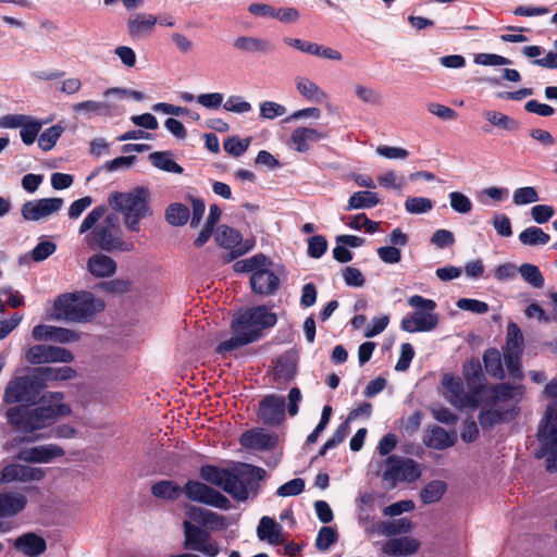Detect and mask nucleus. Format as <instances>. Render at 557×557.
I'll use <instances>...</instances> for the list:
<instances>
[{
  "instance_id": "obj_1",
  "label": "nucleus",
  "mask_w": 557,
  "mask_h": 557,
  "mask_svg": "<svg viewBox=\"0 0 557 557\" xmlns=\"http://www.w3.org/2000/svg\"><path fill=\"white\" fill-rule=\"evenodd\" d=\"M108 208L104 205L95 207L83 220L78 233H91L88 236V244L107 252H133L135 244L122 237V230L115 214H107Z\"/></svg>"
},
{
  "instance_id": "obj_2",
  "label": "nucleus",
  "mask_w": 557,
  "mask_h": 557,
  "mask_svg": "<svg viewBox=\"0 0 557 557\" xmlns=\"http://www.w3.org/2000/svg\"><path fill=\"white\" fill-rule=\"evenodd\" d=\"M199 476L210 486L220 487L236 500L244 502L249 496L248 486L252 481L263 480L265 470L248 463H234L231 468L202 465Z\"/></svg>"
},
{
  "instance_id": "obj_3",
  "label": "nucleus",
  "mask_w": 557,
  "mask_h": 557,
  "mask_svg": "<svg viewBox=\"0 0 557 557\" xmlns=\"http://www.w3.org/2000/svg\"><path fill=\"white\" fill-rule=\"evenodd\" d=\"M107 201L112 210L122 215L128 232H140L141 221L153 214L150 191L145 187H136L129 191H112L108 195Z\"/></svg>"
},
{
  "instance_id": "obj_4",
  "label": "nucleus",
  "mask_w": 557,
  "mask_h": 557,
  "mask_svg": "<svg viewBox=\"0 0 557 557\" xmlns=\"http://www.w3.org/2000/svg\"><path fill=\"white\" fill-rule=\"evenodd\" d=\"M104 308L101 298L84 290L60 295L53 304L57 319L77 323L91 321Z\"/></svg>"
},
{
  "instance_id": "obj_5",
  "label": "nucleus",
  "mask_w": 557,
  "mask_h": 557,
  "mask_svg": "<svg viewBox=\"0 0 557 557\" xmlns=\"http://www.w3.org/2000/svg\"><path fill=\"white\" fill-rule=\"evenodd\" d=\"M61 392H50L42 397L44 405L28 409L24 424V432L33 433L50 425L57 418L71 413L70 405L63 403Z\"/></svg>"
},
{
  "instance_id": "obj_6",
  "label": "nucleus",
  "mask_w": 557,
  "mask_h": 557,
  "mask_svg": "<svg viewBox=\"0 0 557 557\" xmlns=\"http://www.w3.org/2000/svg\"><path fill=\"white\" fill-rule=\"evenodd\" d=\"M408 305L414 312L403 318L400 327L408 333L430 332L436 327L438 315L435 313L436 302L420 295L408 298Z\"/></svg>"
},
{
  "instance_id": "obj_7",
  "label": "nucleus",
  "mask_w": 557,
  "mask_h": 557,
  "mask_svg": "<svg viewBox=\"0 0 557 557\" xmlns=\"http://www.w3.org/2000/svg\"><path fill=\"white\" fill-rule=\"evenodd\" d=\"M276 314L265 306H258L236 314L232 323L252 343L261 337L262 331L275 325Z\"/></svg>"
},
{
  "instance_id": "obj_8",
  "label": "nucleus",
  "mask_w": 557,
  "mask_h": 557,
  "mask_svg": "<svg viewBox=\"0 0 557 557\" xmlns=\"http://www.w3.org/2000/svg\"><path fill=\"white\" fill-rule=\"evenodd\" d=\"M421 474V465L411 458L392 455L384 460L382 480L389 487H395L399 483L414 482Z\"/></svg>"
},
{
  "instance_id": "obj_9",
  "label": "nucleus",
  "mask_w": 557,
  "mask_h": 557,
  "mask_svg": "<svg viewBox=\"0 0 557 557\" xmlns=\"http://www.w3.org/2000/svg\"><path fill=\"white\" fill-rule=\"evenodd\" d=\"M39 389L34 372L32 375L14 376L4 387L3 401L8 405L33 404Z\"/></svg>"
},
{
  "instance_id": "obj_10",
  "label": "nucleus",
  "mask_w": 557,
  "mask_h": 557,
  "mask_svg": "<svg viewBox=\"0 0 557 557\" xmlns=\"http://www.w3.org/2000/svg\"><path fill=\"white\" fill-rule=\"evenodd\" d=\"M184 542L187 550L199 552L206 557H216L221 549L211 534L189 520L183 522Z\"/></svg>"
},
{
  "instance_id": "obj_11",
  "label": "nucleus",
  "mask_w": 557,
  "mask_h": 557,
  "mask_svg": "<svg viewBox=\"0 0 557 557\" xmlns=\"http://www.w3.org/2000/svg\"><path fill=\"white\" fill-rule=\"evenodd\" d=\"M185 496L195 503L203 504L222 510L232 507L230 499L208 483L197 480H189L183 487Z\"/></svg>"
},
{
  "instance_id": "obj_12",
  "label": "nucleus",
  "mask_w": 557,
  "mask_h": 557,
  "mask_svg": "<svg viewBox=\"0 0 557 557\" xmlns=\"http://www.w3.org/2000/svg\"><path fill=\"white\" fill-rule=\"evenodd\" d=\"M442 385L446 389V399L458 409H474L479 406L480 391L474 389L472 394L463 391V383L460 377L450 373L444 374Z\"/></svg>"
},
{
  "instance_id": "obj_13",
  "label": "nucleus",
  "mask_w": 557,
  "mask_h": 557,
  "mask_svg": "<svg viewBox=\"0 0 557 557\" xmlns=\"http://www.w3.org/2000/svg\"><path fill=\"white\" fill-rule=\"evenodd\" d=\"M525 388L523 385H510L508 383H499L491 388L490 403L494 407L502 409H515V418L519 414V404L524 398Z\"/></svg>"
},
{
  "instance_id": "obj_14",
  "label": "nucleus",
  "mask_w": 557,
  "mask_h": 557,
  "mask_svg": "<svg viewBox=\"0 0 557 557\" xmlns=\"http://www.w3.org/2000/svg\"><path fill=\"white\" fill-rule=\"evenodd\" d=\"M26 361L33 366L45 363H71L74 360L73 354L63 347L51 345H35L25 352Z\"/></svg>"
},
{
  "instance_id": "obj_15",
  "label": "nucleus",
  "mask_w": 557,
  "mask_h": 557,
  "mask_svg": "<svg viewBox=\"0 0 557 557\" xmlns=\"http://www.w3.org/2000/svg\"><path fill=\"white\" fill-rule=\"evenodd\" d=\"M62 198H41L26 201L21 209V214L26 221L46 220L57 213L63 207Z\"/></svg>"
},
{
  "instance_id": "obj_16",
  "label": "nucleus",
  "mask_w": 557,
  "mask_h": 557,
  "mask_svg": "<svg viewBox=\"0 0 557 557\" xmlns=\"http://www.w3.org/2000/svg\"><path fill=\"white\" fill-rule=\"evenodd\" d=\"M46 471L41 468L21 463H10L0 471V484L12 482H33L45 478Z\"/></svg>"
},
{
  "instance_id": "obj_17",
  "label": "nucleus",
  "mask_w": 557,
  "mask_h": 557,
  "mask_svg": "<svg viewBox=\"0 0 557 557\" xmlns=\"http://www.w3.org/2000/svg\"><path fill=\"white\" fill-rule=\"evenodd\" d=\"M64 449L57 444L38 445L20 450L16 459L24 462L48 463L64 456Z\"/></svg>"
},
{
  "instance_id": "obj_18",
  "label": "nucleus",
  "mask_w": 557,
  "mask_h": 557,
  "mask_svg": "<svg viewBox=\"0 0 557 557\" xmlns=\"http://www.w3.org/2000/svg\"><path fill=\"white\" fill-rule=\"evenodd\" d=\"M272 267L273 264L261 267L255 274L250 275V286L253 293L268 296L277 290L280 280Z\"/></svg>"
},
{
  "instance_id": "obj_19",
  "label": "nucleus",
  "mask_w": 557,
  "mask_h": 557,
  "mask_svg": "<svg viewBox=\"0 0 557 557\" xmlns=\"http://www.w3.org/2000/svg\"><path fill=\"white\" fill-rule=\"evenodd\" d=\"M326 137V133L313 127H297L293 131L288 145L297 152L304 153L310 150L311 145Z\"/></svg>"
},
{
  "instance_id": "obj_20",
  "label": "nucleus",
  "mask_w": 557,
  "mask_h": 557,
  "mask_svg": "<svg viewBox=\"0 0 557 557\" xmlns=\"http://www.w3.org/2000/svg\"><path fill=\"white\" fill-rule=\"evenodd\" d=\"M285 398L277 395H269L259 407V418L267 424H280L285 418Z\"/></svg>"
},
{
  "instance_id": "obj_21",
  "label": "nucleus",
  "mask_w": 557,
  "mask_h": 557,
  "mask_svg": "<svg viewBox=\"0 0 557 557\" xmlns=\"http://www.w3.org/2000/svg\"><path fill=\"white\" fill-rule=\"evenodd\" d=\"M158 24V17L151 13H136L126 22L127 34L134 39H141L151 35Z\"/></svg>"
},
{
  "instance_id": "obj_22",
  "label": "nucleus",
  "mask_w": 557,
  "mask_h": 557,
  "mask_svg": "<svg viewBox=\"0 0 557 557\" xmlns=\"http://www.w3.org/2000/svg\"><path fill=\"white\" fill-rule=\"evenodd\" d=\"M72 110L77 115L91 119L92 116H112L116 107L109 101V98H104L102 101L85 100L76 102L72 106Z\"/></svg>"
},
{
  "instance_id": "obj_23",
  "label": "nucleus",
  "mask_w": 557,
  "mask_h": 557,
  "mask_svg": "<svg viewBox=\"0 0 557 557\" xmlns=\"http://www.w3.org/2000/svg\"><path fill=\"white\" fill-rule=\"evenodd\" d=\"M38 386L44 388L51 382L70 381L77 376V372L70 366L63 367H41L34 371Z\"/></svg>"
},
{
  "instance_id": "obj_24",
  "label": "nucleus",
  "mask_w": 557,
  "mask_h": 557,
  "mask_svg": "<svg viewBox=\"0 0 557 557\" xmlns=\"http://www.w3.org/2000/svg\"><path fill=\"white\" fill-rule=\"evenodd\" d=\"M537 436L546 446H557V404L547 406L539 425Z\"/></svg>"
},
{
  "instance_id": "obj_25",
  "label": "nucleus",
  "mask_w": 557,
  "mask_h": 557,
  "mask_svg": "<svg viewBox=\"0 0 557 557\" xmlns=\"http://www.w3.org/2000/svg\"><path fill=\"white\" fill-rule=\"evenodd\" d=\"M421 547L419 540L412 536L394 537L385 542L381 550L387 556H411Z\"/></svg>"
},
{
  "instance_id": "obj_26",
  "label": "nucleus",
  "mask_w": 557,
  "mask_h": 557,
  "mask_svg": "<svg viewBox=\"0 0 557 557\" xmlns=\"http://www.w3.org/2000/svg\"><path fill=\"white\" fill-rule=\"evenodd\" d=\"M86 268L94 277L107 278L115 274L117 263L112 257L103 252H97L88 258Z\"/></svg>"
},
{
  "instance_id": "obj_27",
  "label": "nucleus",
  "mask_w": 557,
  "mask_h": 557,
  "mask_svg": "<svg viewBox=\"0 0 557 557\" xmlns=\"http://www.w3.org/2000/svg\"><path fill=\"white\" fill-rule=\"evenodd\" d=\"M13 546L26 557H39L47 549L46 540L34 532L17 536L13 541Z\"/></svg>"
},
{
  "instance_id": "obj_28",
  "label": "nucleus",
  "mask_w": 557,
  "mask_h": 557,
  "mask_svg": "<svg viewBox=\"0 0 557 557\" xmlns=\"http://www.w3.org/2000/svg\"><path fill=\"white\" fill-rule=\"evenodd\" d=\"M294 83L297 92L309 102L322 103L329 98L326 91L306 75L295 76Z\"/></svg>"
},
{
  "instance_id": "obj_29",
  "label": "nucleus",
  "mask_w": 557,
  "mask_h": 557,
  "mask_svg": "<svg viewBox=\"0 0 557 557\" xmlns=\"http://www.w3.org/2000/svg\"><path fill=\"white\" fill-rule=\"evenodd\" d=\"M242 234L227 225H222L215 233V242L219 246L233 250L237 256L246 253L250 246H242Z\"/></svg>"
},
{
  "instance_id": "obj_30",
  "label": "nucleus",
  "mask_w": 557,
  "mask_h": 557,
  "mask_svg": "<svg viewBox=\"0 0 557 557\" xmlns=\"http://www.w3.org/2000/svg\"><path fill=\"white\" fill-rule=\"evenodd\" d=\"M515 419V409H502L500 407H494L490 404V407H484L479 414V422L485 430L492 429L495 424L500 422H508Z\"/></svg>"
},
{
  "instance_id": "obj_31",
  "label": "nucleus",
  "mask_w": 557,
  "mask_h": 557,
  "mask_svg": "<svg viewBox=\"0 0 557 557\" xmlns=\"http://www.w3.org/2000/svg\"><path fill=\"white\" fill-rule=\"evenodd\" d=\"M257 535L259 540L271 545H278L284 542L282 525L268 516L261 518L257 528Z\"/></svg>"
},
{
  "instance_id": "obj_32",
  "label": "nucleus",
  "mask_w": 557,
  "mask_h": 557,
  "mask_svg": "<svg viewBox=\"0 0 557 557\" xmlns=\"http://www.w3.org/2000/svg\"><path fill=\"white\" fill-rule=\"evenodd\" d=\"M27 498L20 493H0V518L14 517L25 509Z\"/></svg>"
},
{
  "instance_id": "obj_33",
  "label": "nucleus",
  "mask_w": 557,
  "mask_h": 557,
  "mask_svg": "<svg viewBox=\"0 0 557 557\" xmlns=\"http://www.w3.org/2000/svg\"><path fill=\"white\" fill-rule=\"evenodd\" d=\"M239 442L246 448L264 450L275 446L276 437L264 431H246Z\"/></svg>"
},
{
  "instance_id": "obj_34",
  "label": "nucleus",
  "mask_w": 557,
  "mask_h": 557,
  "mask_svg": "<svg viewBox=\"0 0 557 557\" xmlns=\"http://www.w3.org/2000/svg\"><path fill=\"white\" fill-rule=\"evenodd\" d=\"M456 442V435L448 433L441 426L431 429L425 437L424 444L433 449L443 450L451 447Z\"/></svg>"
},
{
  "instance_id": "obj_35",
  "label": "nucleus",
  "mask_w": 557,
  "mask_h": 557,
  "mask_svg": "<svg viewBox=\"0 0 557 557\" xmlns=\"http://www.w3.org/2000/svg\"><path fill=\"white\" fill-rule=\"evenodd\" d=\"M297 361L293 354H284L275 360L274 375L278 381L289 382L296 373Z\"/></svg>"
},
{
  "instance_id": "obj_36",
  "label": "nucleus",
  "mask_w": 557,
  "mask_h": 557,
  "mask_svg": "<svg viewBox=\"0 0 557 557\" xmlns=\"http://www.w3.org/2000/svg\"><path fill=\"white\" fill-rule=\"evenodd\" d=\"M380 202L381 199L374 191H356L349 197L346 210L370 209L377 206Z\"/></svg>"
},
{
  "instance_id": "obj_37",
  "label": "nucleus",
  "mask_w": 557,
  "mask_h": 557,
  "mask_svg": "<svg viewBox=\"0 0 557 557\" xmlns=\"http://www.w3.org/2000/svg\"><path fill=\"white\" fill-rule=\"evenodd\" d=\"M483 116L491 125L507 132H516L520 126L516 119L499 111L485 110L483 111Z\"/></svg>"
},
{
  "instance_id": "obj_38",
  "label": "nucleus",
  "mask_w": 557,
  "mask_h": 557,
  "mask_svg": "<svg viewBox=\"0 0 557 557\" xmlns=\"http://www.w3.org/2000/svg\"><path fill=\"white\" fill-rule=\"evenodd\" d=\"M233 45L237 50H240L244 52L265 53V52L271 51V49H272V46L268 40L256 38V37H248V36L237 37L234 40Z\"/></svg>"
},
{
  "instance_id": "obj_39",
  "label": "nucleus",
  "mask_w": 557,
  "mask_h": 557,
  "mask_svg": "<svg viewBox=\"0 0 557 557\" xmlns=\"http://www.w3.org/2000/svg\"><path fill=\"white\" fill-rule=\"evenodd\" d=\"M447 490V485L442 480H434L429 482L420 491V498L423 504H434L442 499Z\"/></svg>"
},
{
  "instance_id": "obj_40",
  "label": "nucleus",
  "mask_w": 557,
  "mask_h": 557,
  "mask_svg": "<svg viewBox=\"0 0 557 557\" xmlns=\"http://www.w3.org/2000/svg\"><path fill=\"white\" fill-rule=\"evenodd\" d=\"M272 265V261L264 255H255L248 259L235 262L234 271L237 273L255 274L261 267Z\"/></svg>"
},
{
  "instance_id": "obj_41",
  "label": "nucleus",
  "mask_w": 557,
  "mask_h": 557,
  "mask_svg": "<svg viewBox=\"0 0 557 557\" xmlns=\"http://www.w3.org/2000/svg\"><path fill=\"white\" fill-rule=\"evenodd\" d=\"M484 367L487 374L502 380L505 376L500 354L497 349H487L483 355Z\"/></svg>"
},
{
  "instance_id": "obj_42",
  "label": "nucleus",
  "mask_w": 557,
  "mask_h": 557,
  "mask_svg": "<svg viewBox=\"0 0 557 557\" xmlns=\"http://www.w3.org/2000/svg\"><path fill=\"white\" fill-rule=\"evenodd\" d=\"M151 493L153 496L166 499V500H175L183 493V487H180L173 481H160L152 485Z\"/></svg>"
},
{
  "instance_id": "obj_43",
  "label": "nucleus",
  "mask_w": 557,
  "mask_h": 557,
  "mask_svg": "<svg viewBox=\"0 0 557 557\" xmlns=\"http://www.w3.org/2000/svg\"><path fill=\"white\" fill-rule=\"evenodd\" d=\"M149 160L159 170L175 174L183 173V168L173 160L169 152H152Z\"/></svg>"
},
{
  "instance_id": "obj_44",
  "label": "nucleus",
  "mask_w": 557,
  "mask_h": 557,
  "mask_svg": "<svg viewBox=\"0 0 557 557\" xmlns=\"http://www.w3.org/2000/svg\"><path fill=\"white\" fill-rule=\"evenodd\" d=\"M550 236L537 226H529L519 234V240L525 246L546 245Z\"/></svg>"
},
{
  "instance_id": "obj_45",
  "label": "nucleus",
  "mask_w": 557,
  "mask_h": 557,
  "mask_svg": "<svg viewBox=\"0 0 557 557\" xmlns=\"http://www.w3.org/2000/svg\"><path fill=\"white\" fill-rule=\"evenodd\" d=\"M231 327H232L233 336L230 339L224 341L218 345V347L215 349L218 354H226V352L233 351L239 347H243L247 344L252 343L237 327H235V325L233 323L231 324Z\"/></svg>"
},
{
  "instance_id": "obj_46",
  "label": "nucleus",
  "mask_w": 557,
  "mask_h": 557,
  "mask_svg": "<svg viewBox=\"0 0 557 557\" xmlns=\"http://www.w3.org/2000/svg\"><path fill=\"white\" fill-rule=\"evenodd\" d=\"M189 209L182 203H172L165 211V220L173 226H182L189 219Z\"/></svg>"
},
{
  "instance_id": "obj_47",
  "label": "nucleus",
  "mask_w": 557,
  "mask_h": 557,
  "mask_svg": "<svg viewBox=\"0 0 557 557\" xmlns=\"http://www.w3.org/2000/svg\"><path fill=\"white\" fill-rule=\"evenodd\" d=\"M412 529V523L409 518H400L394 521L383 522L380 525V531L385 536H395L398 534H406Z\"/></svg>"
},
{
  "instance_id": "obj_48",
  "label": "nucleus",
  "mask_w": 557,
  "mask_h": 557,
  "mask_svg": "<svg viewBox=\"0 0 557 557\" xmlns=\"http://www.w3.org/2000/svg\"><path fill=\"white\" fill-rule=\"evenodd\" d=\"M523 335L520 327L515 322L507 325L506 345L504 350L522 352Z\"/></svg>"
},
{
  "instance_id": "obj_49",
  "label": "nucleus",
  "mask_w": 557,
  "mask_h": 557,
  "mask_svg": "<svg viewBox=\"0 0 557 557\" xmlns=\"http://www.w3.org/2000/svg\"><path fill=\"white\" fill-rule=\"evenodd\" d=\"M63 132H64V127L61 126V125H53V126H51L49 128H46L39 135L38 146L44 151L51 150L55 146L58 139L61 137Z\"/></svg>"
},
{
  "instance_id": "obj_50",
  "label": "nucleus",
  "mask_w": 557,
  "mask_h": 557,
  "mask_svg": "<svg viewBox=\"0 0 557 557\" xmlns=\"http://www.w3.org/2000/svg\"><path fill=\"white\" fill-rule=\"evenodd\" d=\"M521 277L531 286L542 288L544 286V277L540 269L531 263H523L519 268Z\"/></svg>"
},
{
  "instance_id": "obj_51",
  "label": "nucleus",
  "mask_w": 557,
  "mask_h": 557,
  "mask_svg": "<svg viewBox=\"0 0 557 557\" xmlns=\"http://www.w3.org/2000/svg\"><path fill=\"white\" fill-rule=\"evenodd\" d=\"M380 186L387 189L401 190L406 186L404 176L398 175L394 170H388L377 176Z\"/></svg>"
},
{
  "instance_id": "obj_52",
  "label": "nucleus",
  "mask_w": 557,
  "mask_h": 557,
  "mask_svg": "<svg viewBox=\"0 0 557 557\" xmlns=\"http://www.w3.org/2000/svg\"><path fill=\"white\" fill-rule=\"evenodd\" d=\"M99 287L112 295H123L131 290L132 281L124 277H116L107 282H102Z\"/></svg>"
},
{
  "instance_id": "obj_53",
  "label": "nucleus",
  "mask_w": 557,
  "mask_h": 557,
  "mask_svg": "<svg viewBox=\"0 0 557 557\" xmlns=\"http://www.w3.org/2000/svg\"><path fill=\"white\" fill-rule=\"evenodd\" d=\"M41 127L42 122L35 119L34 116H30L28 121L24 124V126L21 128L20 136L22 141L27 146L34 144Z\"/></svg>"
},
{
  "instance_id": "obj_54",
  "label": "nucleus",
  "mask_w": 557,
  "mask_h": 557,
  "mask_svg": "<svg viewBox=\"0 0 557 557\" xmlns=\"http://www.w3.org/2000/svg\"><path fill=\"white\" fill-rule=\"evenodd\" d=\"M432 208V200L425 197H408L405 201V209L410 214H423Z\"/></svg>"
},
{
  "instance_id": "obj_55",
  "label": "nucleus",
  "mask_w": 557,
  "mask_h": 557,
  "mask_svg": "<svg viewBox=\"0 0 557 557\" xmlns=\"http://www.w3.org/2000/svg\"><path fill=\"white\" fill-rule=\"evenodd\" d=\"M250 143L251 137L240 139L237 136H233L224 141L223 147L228 154L233 157H240L247 151Z\"/></svg>"
},
{
  "instance_id": "obj_56",
  "label": "nucleus",
  "mask_w": 557,
  "mask_h": 557,
  "mask_svg": "<svg viewBox=\"0 0 557 557\" xmlns=\"http://www.w3.org/2000/svg\"><path fill=\"white\" fill-rule=\"evenodd\" d=\"M540 200L539 194L534 187L527 186L517 188L512 195V201L516 206L534 203Z\"/></svg>"
},
{
  "instance_id": "obj_57",
  "label": "nucleus",
  "mask_w": 557,
  "mask_h": 557,
  "mask_svg": "<svg viewBox=\"0 0 557 557\" xmlns=\"http://www.w3.org/2000/svg\"><path fill=\"white\" fill-rule=\"evenodd\" d=\"M466 379L469 386H473L474 389L482 392L483 386V374L481 364L478 360L472 361L466 370Z\"/></svg>"
},
{
  "instance_id": "obj_58",
  "label": "nucleus",
  "mask_w": 557,
  "mask_h": 557,
  "mask_svg": "<svg viewBox=\"0 0 557 557\" xmlns=\"http://www.w3.org/2000/svg\"><path fill=\"white\" fill-rule=\"evenodd\" d=\"M521 354L522 352H519V351L504 350V362L507 367L509 375L515 379L522 377L521 366H520Z\"/></svg>"
},
{
  "instance_id": "obj_59",
  "label": "nucleus",
  "mask_w": 557,
  "mask_h": 557,
  "mask_svg": "<svg viewBox=\"0 0 557 557\" xmlns=\"http://www.w3.org/2000/svg\"><path fill=\"white\" fill-rule=\"evenodd\" d=\"M450 207L454 211L467 214L472 210L471 200L460 191H451L449 194Z\"/></svg>"
},
{
  "instance_id": "obj_60",
  "label": "nucleus",
  "mask_w": 557,
  "mask_h": 557,
  "mask_svg": "<svg viewBox=\"0 0 557 557\" xmlns=\"http://www.w3.org/2000/svg\"><path fill=\"white\" fill-rule=\"evenodd\" d=\"M28 409H24L18 406L10 407L5 411V418L10 425L24 432V424L26 420V413Z\"/></svg>"
},
{
  "instance_id": "obj_61",
  "label": "nucleus",
  "mask_w": 557,
  "mask_h": 557,
  "mask_svg": "<svg viewBox=\"0 0 557 557\" xmlns=\"http://www.w3.org/2000/svg\"><path fill=\"white\" fill-rule=\"evenodd\" d=\"M337 540L336 531L331 527H323L320 529L317 540L315 546L320 550H326L330 548L332 544H334Z\"/></svg>"
},
{
  "instance_id": "obj_62",
  "label": "nucleus",
  "mask_w": 557,
  "mask_h": 557,
  "mask_svg": "<svg viewBox=\"0 0 557 557\" xmlns=\"http://www.w3.org/2000/svg\"><path fill=\"white\" fill-rule=\"evenodd\" d=\"M286 108L274 101H263L260 104V116L265 120H273L283 116L286 113Z\"/></svg>"
},
{
  "instance_id": "obj_63",
  "label": "nucleus",
  "mask_w": 557,
  "mask_h": 557,
  "mask_svg": "<svg viewBox=\"0 0 557 557\" xmlns=\"http://www.w3.org/2000/svg\"><path fill=\"white\" fill-rule=\"evenodd\" d=\"M355 92L358 96V98L366 103L372 106H380L382 103L381 94L373 88L363 85H357L355 87Z\"/></svg>"
},
{
  "instance_id": "obj_64",
  "label": "nucleus",
  "mask_w": 557,
  "mask_h": 557,
  "mask_svg": "<svg viewBox=\"0 0 557 557\" xmlns=\"http://www.w3.org/2000/svg\"><path fill=\"white\" fill-rule=\"evenodd\" d=\"M305 490V481L302 479H293L276 490V494L281 497L296 496Z\"/></svg>"
}]
</instances>
